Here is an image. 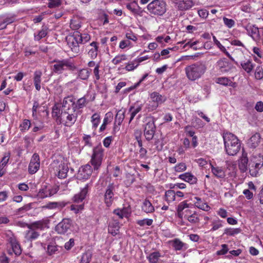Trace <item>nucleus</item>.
I'll list each match as a JSON object with an SVG mask.
<instances>
[{
    "instance_id": "2f4dec72",
    "label": "nucleus",
    "mask_w": 263,
    "mask_h": 263,
    "mask_svg": "<svg viewBox=\"0 0 263 263\" xmlns=\"http://www.w3.org/2000/svg\"><path fill=\"white\" fill-rule=\"evenodd\" d=\"M211 171L213 175L218 178H223L226 176L224 170L220 167H214L211 164Z\"/></svg>"
},
{
    "instance_id": "0eeeda50",
    "label": "nucleus",
    "mask_w": 263,
    "mask_h": 263,
    "mask_svg": "<svg viewBox=\"0 0 263 263\" xmlns=\"http://www.w3.org/2000/svg\"><path fill=\"white\" fill-rule=\"evenodd\" d=\"M150 99L151 101H149L147 104V108L148 111H152L157 109L158 106L166 100V97L160 94L159 92L154 91L151 93Z\"/></svg>"
},
{
    "instance_id": "603ef678",
    "label": "nucleus",
    "mask_w": 263,
    "mask_h": 263,
    "mask_svg": "<svg viewBox=\"0 0 263 263\" xmlns=\"http://www.w3.org/2000/svg\"><path fill=\"white\" fill-rule=\"evenodd\" d=\"M31 126V122L30 120L25 119L23 120L22 123L20 125V128L22 132L28 130Z\"/></svg>"
},
{
    "instance_id": "f704fd0d",
    "label": "nucleus",
    "mask_w": 263,
    "mask_h": 263,
    "mask_svg": "<svg viewBox=\"0 0 263 263\" xmlns=\"http://www.w3.org/2000/svg\"><path fill=\"white\" fill-rule=\"evenodd\" d=\"M215 82L224 86L234 87L235 83L227 77H219L216 79Z\"/></svg>"
},
{
    "instance_id": "b1692460",
    "label": "nucleus",
    "mask_w": 263,
    "mask_h": 263,
    "mask_svg": "<svg viewBox=\"0 0 263 263\" xmlns=\"http://www.w3.org/2000/svg\"><path fill=\"white\" fill-rule=\"evenodd\" d=\"M185 212L190 214L189 215L187 214L184 215V217L187 219L190 222L193 224H196L199 222L200 219L199 215L196 212H194L193 213L190 210H186Z\"/></svg>"
},
{
    "instance_id": "6e6d98bb",
    "label": "nucleus",
    "mask_w": 263,
    "mask_h": 263,
    "mask_svg": "<svg viewBox=\"0 0 263 263\" xmlns=\"http://www.w3.org/2000/svg\"><path fill=\"white\" fill-rule=\"evenodd\" d=\"M224 24L229 28L233 27L235 25V22L233 19H229L224 16L223 17Z\"/></svg>"
},
{
    "instance_id": "e2e57ef3",
    "label": "nucleus",
    "mask_w": 263,
    "mask_h": 263,
    "mask_svg": "<svg viewBox=\"0 0 263 263\" xmlns=\"http://www.w3.org/2000/svg\"><path fill=\"white\" fill-rule=\"evenodd\" d=\"M222 249L216 252L217 255H224L229 251L228 246L226 244H222L221 245Z\"/></svg>"
},
{
    "instance_id": "ea45409f",
    "label": "nucleus",
    "mask_w": 263,
    "mask_h": 263,
    "mask_svg": "<svg viewBox=\"0 0 263 263\" xmlns=\"http://www.w3.org/2000/svg\"><path fill=\"white\" fill-rule=\"evenodd\" d=\"M176 193L174 190H168L165 193V200L168 203L175 200Z\"/></svg>"
},
{
    "instance_id": "393cba45",
    "label": "nucleus",
    "mask_w": 263,
    "mask_h": 263,
    "mask_svg": "<svg viewBox=\"0 0 263 263\" xmlns=\"http://www.w3.org/2000/svg\"><path fill=\"white\" fill-rule=\"evenodd\" d=\"M172 247L176 251L185 250L187 248L186 243L181 241L178 238H175L172 241Z\"/></svg>"
},
{
    "instance_id": "72a5a7b5",
    "label": "nucleus",
    "mask_w": 263,
    "mask_h": 263,
    "mask_svg": "<svg viewBox=\"0 0 263 263\" xmlns=\"http://www.w3.org/2000/svg\"><path fill=\"white\" fill-rule=\"evenodd\" d=\"M142 209L146 213H151L155 211L154 207L151 202L147 199H145L143 201Z\"/></svg>"
},
{
    "instance_id": "aec40b11",
    "label": "nucleus",
    "mask_w": 263,
    "mask_h": 263,
    "mask_svg": "<svg viewBox=\"0 0 263 263\" xmlns=\"http://www.w3.org/2000/svg\"><path fill=\"white\" fill-rule=\"evenodd\" d=\"M217 68L222 72H226L230 70L233 66L226 58L219 60L216 63Z\"/></svg>"
},
{
    "instance_id": "bb28decb",
    "label": "nucleus",
    "mask_w": 263,
    "mask_h": 263,
    "mask_svg": "<svg viewBox=\"0 0 263 263\" xmlns=\"http://www.w3.org/2000/svg\"><path fill=\"white\" fill-rule=\"evenodd\" d=\"M143 107V104L131 106L129 108V111L130 112V116L129 120V123L134 119L135 116L139 112Z\"/></svg>"
},
{
    "instance_id": "f03ea898",
    "label": "nucleus",
    "mask_w": 263,
    "mask_h": 263,
    "mask_svg": "<svg viewBox=\"0 0 263 263\" xmlns=\"http://www.w3.org/2000/svg\"><path fill=\"white\" fill-rule=\"evenodd\" d=\"M223 139L226 153L229 156H235L240 151L241 144L239 140L234 134L229 133L223 135Z\"/></svg>"
},
{
    "instance_id": "09e8293b",
    "label": "nucleus",
    "mask_w": 263,
    "mask_h": 263,
    "mask_svg": "<svg viewBox=\"0 0 263 263\" xmlns=\"http://www.w3.org/2000/svg\"><path fill=\"white\" fill-rule=\"evenodd\" d=\"M241 232L240 228H227L224 230V234L229 236H234Z\"/></svg>"
},
{
    "instance_id": "423d86ee",
    "label": "nucleus",
    "mask_w": 263,
    "mask_h": 263,
    "mask_svg": "<svg viewBox=\"0 0 263 263\" xmlns=\"http://www.w3.org/2000/svg\"><path fill=\"white\" fill-rule=\"evenodd\" d=\"M77 116L75 110L71 108H69V110H65L63 104H62L60 120L65 126L69 127L72 126L76 121Z\"/></svg>"
},
{
    "instance_id": "7ed1b4c3",
    "label": "nucleus",
    "mask_w": 263,
    "mask_h": 263,
    "mask_svg": "<svg viewBox=\"0 0 263 263\" xmlns=\"http://www.w3.org/2000/svg\"><path fill=\"white\" fill-rule=\"evenodd\" d=\"M206 67L201 63L197 62L185 68V72L187 79L192 81H194L200 79L205 73Z\"/></svg>"
},
{
    "instance_id": "774afa93",
    "label": "nucleus",
    "mask_w": 263,
    "mask_h": 263,
    "mask_svg": "<svg viewBox=\"0 0 263 263\" xmlns=\"http://www.w3.org/2000/svg\"><path fill=\"white\" fill-rule=\"evenodd\" d=\"M189 208V204L187 203L186 201H183L180 202L177 208L178 211H183L185 209Z\"/></svg>"
},
{
    "instance_id": "69168bd1",
    "label": "nucleus",
    "mask_w": 263,
    "mask_h": 263,
    "mask_svg": "<svg viewBox=\"0 0 263 263\" xmlns=\"http://www.w3.org/2000/svg\"><path fill=\"white\" fill-rule=\"evenodd\" d=\"M221 220L213 221L212 223L213 227L211 229V231H215L222 227Z\"/></svg>"
},
{
    "instance_id": "c9c22d12",
    "label": "nucleus",
    "mask_w": 263,
    "mask_h": 263,
    "mask_svg": "<svg viewBox=\"0 0 263 263\" xmlns=\"http://www.w3.org/2000/svg\"><path fill=\"white\" fill-rule=\"evenodd\" d=\"M119 223L117 221H115L109 225L108 232L112 235L115 236L119 233Z\"/></svg>"
},
{
    "instance_id": "a878e982",
    "label": "nucleus",
    "mask_w": 263,
    "mask_h": 263,
    "mask_svg": "<svg viewBox=\"0 0 263 263\" xmlns=\"http://www.w3.org/2000/svg\"><path fill=\"white\" fill-rule=\"evenodd\" d=\"M179 178L192 184L196 183L197 180L196 177L190 173H185L180 175Z\"/></svg>"
},
{
    "instance_id": "c85d7f7f",
    "label": "nucleus",
    "mask_w": 263,
    "mask_h": 263,
    "mask_svg": "<svg viewBox=\"0 0 263 263\" xmlns=\"http://www.w3.org/2000/svg\"><path fill=\"white\" fill-rule=\"evenodd\" d=\"M260 136L258 133H256L253 135L248 141V144L251 148H255L258 146L260 142Z\"/></svg>"
},
{
    "instance_id": "de8ad7c7",
    "label": "nucleus",
    "mask_w": 263,
    "mask_h": 263,
    "mask_svg": "<svg viewBox=\"0 0 263 263\" xmlns=\"http://www.w3.org/2000/svg\"><path fill=\"white\" fill-rule=\"evenodd\" d=\"M135 177L134 175L127 174L126 175V179L124 180V184L126 186H130L135 181Z\"/></svg>"
},
{
    "instance_id": "0e129e2a",
    "label": "nucleus",
    "mask_w": 263,
    "mask_h": 263,
    "mask_svg": "<svg viewBox=\"0 0 263 263\" xmlns=\"http://www.w3.org/2000/svg\"><path fill=\"white\" fill-rule=\"evenodd\" d=\"M138 65H137V63L136 62H135V60L130 62L128 63L126 66H125V69L128 71L133 70L135 69L136 67H137Z\"/></svg>"
},
{
    "instance_id": "a19ab883",
    "label": "nucleus",
    "mask_w": 263,
    "mask_h": 263,
    "mask_svg": "<svg viewBox=\"0 0 263 263\" xmlns=\"http://www.w3.org/2000/svg\"><path fill=\"white\" fill-rule=\"evenodd\" d=\"M241 66L242 68L248 73L250 72L253 68V65L252 61L250 60L244 61L241 62Z\"/></svg>"
},
{
    "instance_id": "7c9ffc66",
    "label": "nucleus",
    "mask_w": 263,
    "mask_h": 263,
    "mask_svg": "<svg viewBox=\"0 0 263 263\" xmlns=\"http://www.w3.org/2000/svg\"><path fill=\"white\" fill-rule=\"evenodd\" d=\"M248 162V159L247 157V154L243 153L240 162L238 164L239 168L242 172H245L247 171Z\"/></svg>"
},
{
    "instance_id": "39448f33",
    "label": "nucleus",
    "mask_w": 263,
    "mask_h": 263,
    "mask_svg": "<svg viewBox=\"0 0 263 263\" xmlns=\"http://www.w3.org/2000/svg\"><path fill=\"white\" fill-rule=\"evenodd\" d=\"M149 12L155 15L162 16L166 11V3L162 0H154L147 6Z\"/></svg>"
},
{
    "instance_id": "6e6552de",
    "label": "nucleus",
    "mask_w": 263,
    "mask_h": 263,
    "mask_svg": "<svg viewBox=\"0 0 263 263\" xmlns=\"http://www.w3.org/2000/svg\"><path fill=\"white\" fill-rule=\"evenodd\" d=\"M86 103V99L84 97H82L79 99L77 103L71 97H67L64 98L63 100V107L65 110H69V108H71L74 110H76L77 109H80L83 108Z\"/></svg>"
},
{
    "instance_id": "6ab92c4d",
    "label": "nucleus",
    "mask_w": 263,
    "mask_h": 263,
    "mask_svg": "<svg viewBox=\"0 0 263 263\" xmlns=\"http://www.w3.org/2000/svg\"><path fill=\"white\" fill-rule=\"evenodd\" d=\"M126 8L134 15L142 16L144 10L140 7L136 1L128 3L126 5Z\"/></svg>"
},
{
    "instance_id": "9b49d317",
    "label": "nucleus",
    "mask_w": 263,
    "mask_h": 263,
    "mask_svg": "<svg viewBox=\"0 0 263 263\" xmlns=\"http://www.w3.org/2000/svg\"><path fill=\"white\" fill-rule=\"evenodd\" d=\"M156 130V126L154 118H149L146 120V122L144 126L143 134L145 139L149 141L152 140Z\"/></svg>"
},
{
    "instance_id": "dca6fc26",
    "label": "nucleus",
    "mask_w": 263,
    "mask_h": 263,
    "mask_svg": "<svg viewBox=\"0 0 263 263\" xmlns=\"http://www.w3.org/2000/svg\"><path fill=\"white\" fill-rule=\"evenodd\" d=\"M40 166V157L37 154L34 153L31 159L29 166L28 171L31 174L35 173Z\"/></svg>"
},
{
    "instance_id": "052dcab7",
    "label": "nucleus",
    "mask_w": 263,
    "mask_h": 263,
    "mask_svg": "<svg viewBox=\"0 0 263 263\" xmlns=\"http://www.w3.org/2000/svg\"><path fill=\"white\" fill-rule=\"evenodd\" d=\"M62 0H49L48 7L50 8H55L61 5Z\"/></svg>"
},
{
    "instance_id": "2eb2a0df",
    "label": "nucleus",
    "mask_w": 263,
    "mask_h": 263,
    "mask_svg": "<svg viewBox=\"0 0 263 263\" xmlns=\"http://www.w3.org/2000/svg\"><path fill=\"white\" fill-rule=\"evenodd\" d=\"M71 226V221L69 219H63L55 227V231L59 234H64L67 233Z\"/></svg>"
},
{
    "instance_id": "c03bdc74",
    "label": "nucleus",
    "mask_w": 263,
    "mask_h": 263,
    "mask_svg": "<svg viewBox=\"0 0 263 263\" xmlns=\"http://www.w3.org/2000/svg\"><path fill=\"white\" fill-rule=\"evenodd\" d=\"M195 198L197 200V201L195 202V205L198 208L205 211H207L210 209V206L206 203L202 202L199 198L196 197Z\"/></svg>"
},
{
    "instance_id": "338daca9",
    "label": "nucleus",
    "mask_w": 263,
    "mask_h": 263,
    "mask_svg": "<svg viewBox=\"0 0 263 263\" xmlns=\"http://www.w3.org/2000/svg\"><path fill=\"white\" fill-rule=\"evenodd\" d=\"M57 247L53 245H48L47 247V253L49 255L54 254L57 251Z\"/></svg>"
},
{
    "instance_id": "79ce46f5",
    "label": "nucleus",
    "mask_w": 263,
    "mask_h": 263,
    "mask_svg": "<svg viewBox=\"0 0 263 263\" xmlns=\"http://www.w3.org/2000/svg\"><path fill=\"white\" fill-rule=\"evenodd\" d=\"M91 257L92 254L90 252H85L81 256L80 263H89L91 260Z\"/></svg>"
},
{
    "instance_id": "8fccbe9b",
    "label": "nucleus",
    "mask_w": 263,
    "mask_h": 263,
    "mask_svg": "<svg viewBox=\"0 0 263 263\" xmlns=\"http://www.w3.org/2000/svg\"><path fill=\"white\" fill-rule=\"evenodd\" d=\"M249 172L251 176L252 177H257L259 175V171L261 168L255 167V166L250 163L249 164Z\"/></svg>"
},
{
    "instance_id": "f3484780",
    "label": "nucleus",
    "mask_w": 263,
    "mask_h": 263,
    "mask_svg": "<svg viewBox=\"0 0 263 263\" xmlns=\"http://www.w3.org/2000/svg\"><path fill=\"white\" fill-rule=\"evenodd\" d=\"M175 6L179 10H186L194 6L193 0H173Z\"/></svg>"
},
{
    "instance_id": "f8f14e48",
    "label": "nucleus",
    "mask_w": 263,
    "mask_h": 263,
    "mask_svg": "<svg viewBox=\"0 0 263 263\" xmlns=\"http://www.w3.org/2000/svg\"><path fill=\"white\" fill-rule=\"evenodd\" d=\"M59 190L58 186H51L50 185L44 184L42 186L40 189L37 196L41 198H44L48 197H51L55 194Z\"/></svg>"
},
{
    "instance_id": "473e14b6",
    "label": "nucleus",
    "mask_w": 263,
    "mask_h": 263,
    "mask_svg": "<svg viewBox=\"0 0 263 263\" xmlns=\"http://www.w3.org/2000/svg\"><path fill=\"white\" fill-rule=\"evenodd\" d=\"M42 76V72L40 71H35L34 73V78H33V82L34 84L35 87V89L37 90H40L41 89L40 83L41 82V77Z\"/></svg>"
},
{
    "instance_id": "ddd939ff",
    "label": "nucleus",
    "mask_w": 263,
    "mask_h": 263,
    "mask_svg": "<svg viewBox=\"0 0 263 263\" xmlns=\"http://www.w3.org/2000/svg\"><path fill=\"white\" fill-rule=\"evenodd\" d=\"M115 185L114 183H110L107 185L104 195V201L107 207H110L115 199L114 191Z\"/></svg>"
},
{
    "instance_id": "864d4df0",
    "label": "nucleus",
    "mask_w": 263,
    "mask_h": 263,
    "mask_svg": "<svg viewBox=\"0 0 263 263\" xmlns=\"http://www.w3.org/2000/svg\"><path fill=\"white\" fill-rule=\"evenodd\" d=\"M79 41L81 44H85L88 42L90 39V35L87 33H80L79 32Z\"/></svg>"
},
{
    "instance_id": "9d476101",
    "label": "nucleus",
    "mask_w": 263,
    "mask_h": 263,
    "mask_svg": "<svg viewBox=\"0 0 263 263\" xmlns=\"http://www.w3.org/2000/svg\"><path fill=\"white\" fill-rule=\"evenodd\" d=\"M51 166L54 172V173L59 178L63 179L67 177L69 170L67 164L62 161L54 160L51 164Z\"/></svg>"
},
{
    "instance_id": "4be33fe9",
    "label": "nucleus",
    "mask_w": 263,
    "mask_h": 263,
    "mask_svg": "<svg viewBox=\"0 0 263 263\" xmlns=\"http://www.w3.org/2000/svg\"><path fill=\"white\" fill-rule=\"evenodd\" d=\"M125 110H122V109H121L118 111L115 118L114 127V130H116V129H119V126H120L121 125L123 120L125 118Z\"/></svg>"
},
{
    "instance_id": "e433bc0d",
    "label": "nucleus",
    "mask_w": 263,
    "mask_h": 263,
    "mask_svg": "<svg viewBox=\"0 0 263 263\" xmlns=\"http://www.w3.org/2000/svg\"><path fill=\"white\" fill-rule=\"evenodd\" d=\"M66 205V203L64 201L61 202H50L43 208L49 209H55L57 208H62Z\"/></svg>"
},
{
    "instance_id": "a211bd4d",
    "label": "nucleus",
    "mask_w": 263,
    "mask_h": 263,
    "mask_svg": "<svg viewBox=\"0 0 263 263\" xmlns=\"http://www.w3.org/2000/svg\"><path fill=\"white\" fill-rule=\"evenodd\" d=\"M90 188L89 184H86L85 186L81 189L80 193L74 195L72 198V200L74 202L79 203L83 201L85 199L88 191Z\"/></svg>"
},
{
    "instance_id": "4c0bfd02",
    "label": "nucleus",
    "mask_w": 263,
    "mask_h": 263,
    "mask_svg": "<svg viewBox=\"0 0 263 263\" xmlns=\"http://www.w3.org/2000/svg\"><path fill=\"white\" fill-rule=\"evenodd\" d=\"M91 69L83 68L78 72V77L83 80H87L90 76Z\"/></svg>"
},
{
    "instance_id": "a18cd8bd",
    "label": "nucleus",
    "mask_w": 263,
    "mask_h": 263,
    "mask_svg": "<svg viewBox=\"0 0 263 263\" xmlns=\"http://www.w3.org/2000/svg\"><path fill=\"white\" fill-rule=\"evenodd\" d=\"M13 252L16 256H19L22 253V249L18 242L15 241L14 243L11 244Z\"/></svg>"
},
{
    "instance_id": "13d9d810",
    "label": "nucleus",
    "mask_w": 263,
    "mask_h": 263,
    "mask_svg": "<svg viewBox=\"0 0 263 263\" xmlns=\"http://www.w3.org/2000/svg\"><path fill=\"white\" fill-rule=\"evenodd\" d=\"M255 78L257 80H260L263 78V69L260 66L256 67L255 72Z\"/></svg>"
},
{
    "instance_id": "3c124183",
    "label": "nucleus",
    "mask_w": 263,
    "mask_h": 263,
    "mask_svg": "<svg viewBox=\"0 0 263 263\" xmlns=\"http://www.w3.org/2000/svg\"><path fill=\"white\" fill-rule=\"evenodd\" d=\"M91 121L92 122L93 127L96 129L100 122V115L97 113L94 114L91 117Z\"/></svg>"
},
{
    "instance_id": "cd10ccee",
    "label": "nucleus",
    "mask_w": 263,
    "mask_h": 263,
    "mask_svg": "<svg viewBox=\"0 0 263 263\" xmlns=\"http://www.w3.org/2000/svg\"><path fill=\"white\" fill-rule=\"evenodd\" d=\"M250 163L253 164L257 168H261L263 166V156L260 154L253 156Z\"/></svg>"
},
{
    "instance_id": "58836bf2",
    "label": "nucleus",
    "mask_w": 263,
    "mask_h": 263,
    "mask_svg": "<svg viewBox=\"0 0 263 263\" xmlns=\"http://www.w3.org/2000/svg\"><path fill=\"white\" fill-rule=\"evenodd\" d=\"M161 254L159 252H154L149 254L147 256V259L150 263H158Z\"/></svg>"
},
{
    "instance_id": "bf43d9fd",
    "label": "nucleus",
    "mask_w": 263,
    "mask_h": 263,
    "mask_svg": "<svg viewBox=\"0 0 263 263\" xmlns=\"http://www.w3.org/2000/svg\"><path fill=\"white\" fill-rule=\"evenodd\" d=\"M84 209V203L76 205L72 204L70 206V210L73 211L75 213H78L80 211H82Z\"/></svg>"
},
{
    "instance_id": "20e7f679",
    "label": "nucleus",
    "mask_w": 263,
    "mask_h": 263,
    "mask_svg": "<svg viewBox=\"0 0 263 263\" xmlns=\"http://www.w3.org/2000/svg\"><path fill=\"white\" fill-rule=\"evenodd\" d=\"M54 64L53 65L52 71L57 74H61L66 70H74L76 69V66L68 59L62 60H54Z\"/></svg>"
},
{
    "instance_id": "1a4fd4ad",
    "label": "nucleus",
    "mask_w": 263,
    "mask_h": 263,
    "mask_svg": "<svg viewBox=\"0 0 263 263\" xmlns=\"http://www.w3.org/2000/svg\"><path fill=\"white\" fill-rule=\"evenodd\" d=\"M103 156V149L101 144L93 148V154L91 156V163L94 170H98L101 165Z\"/></svg>"
},
{
    "instance_id": "49530a36",
    "label": "nucleus",
    "mask_w": 263,
    "mask_h": 263,
    "mask_svg": "<svg viewBox=\"0 0 263 263\" xmlns=\"http://www.w3.org/2000/svg\"><path fill=\"white\" fill-rule=\"evenodd\" d=\"M127 59V56L125 54H120L116 56L111 61V62L114 65H117L121 63L123 61H125Z\"/></svg>"
},
{
    "instance_id": "4d7b16f0",
    "label": "nucleus",
    "mask_w": 263,
    "mask_h": 263,
    "mask_svg": "<svg viewBox=\"0 0 263 263\" xmlns=\"http://www.w3.org/2000/svg\"><path fill=\"white\" fill-rule=\"evenodd\" d=\"M47 35V31L45 28L42 29L37 34H34V39L36 41H40Z\"/></svg>"
},
{
    "instance_id": "680f3d73",
    "label": "nucleus",
    "mask_w": 263,
    "mask_h": 263,
    "mask_svg": "<svg viewBox=\"0 0 263 263\" xmlns=\"http://www.w3.org/2000/svg\"><path fill=\"white\" fill-rule=\"evenodd\" d=\"M186 165L185 163L182 162L178 164L174 167V170L177 172H181L185 171Z\"/></svg>"
},
{
    "instance_id": "37998d69",
    "label": "nucleus",
    "mask_w": 263,
    "mask_h": 263,
    "mask_svg": "<svg viewBox=\"0 0 263 263\" xmlns=\"http://www.w3.org/2000/svg\"><path fill=\"white\" fill-rule=\"evenodd\" d=\"M5 238H6V240L11 244L12 243H14L15 241H16V239L14 236V234H13L12 232L11 231H8L4 233Z\"/></svg>"
},
{
    "instance_id": "f257e3e1",
    "label": "nucleus",
    "mask_w": 263,
    "mask_h": 263,
    "mask_svg": "<svg viewBox=\"0 0 263 263\" xmlns=\"http://www.w3.org/2000/svg\"><path fill=\"white\" fill-rule=\"evenodd\" d=\"M49 221L47 219H43L31 223L26 224L28 230L25 232V238L26 239L31 241L37 239L40 235L37 231L43 230L46 228H48Z\"/></svg>"
},
{
    "instance_id": "4468645a",
    "label": "nucleus",
    "mask_w": 263,
    "mask_h": 263,
    "mask_svg": "<svg viewBox=\"0 0 263 263\" xmlns=\"http://www.w3.org/2000/svg\"><path fill=\"white\" fill-rule=\"evenodd\" d=\"M79 32L77 31L73 33V35H70L67 37V44L71 50L74 53H78L79 52V44H81L79 41Z\"/></svg>"
},
{
    "instance_id": "5fc2aeb1",
    "label": "nucleus",
    "mask_w": 263,
    "mask_h": 263,
    "mask_svg": "<svg viewBox=\"0 0 263 263\" xmlns=\"http://www.w3.org/2000/svg\"><path fill=\"white\" fill-rule=\"evenodd\" d=\"M153 222V219L146 218L142 220H138L137 221V223L141 227H143L144 226H150L152 224Z\"/></svg>"
},
{
    "instance_id": "5701e85b",
    "label": "nucleus",
    "mask_w": 263,
    "mask_h": 263,
    "mask_svg": "<svg viewBox=\"0 0 263 263\" xmlns=\"http://www.w3.org/2000/svg\"><path fill=\"white\" fill-rule=\"evenodd\" d=\"M90 165L87 164L81 167L79 171V176L83 179H87L92 174Z\"/></svg>"
},
{
    "instance_id": "c756f323",
    "label": "nucleus",
    "mask_w": 263,
    "mask_h": 263,
    "mask_svg": "<svg viewBox=\"0 0 263 263\" xmlns=\"http://www.w3.org/2000/svg\"><path fill=\"white\" fill-rule=\"evenodd\" d=\"M92 47L88 51V54L91 59H95L97 58L98 51V44L96 42H92L90 44Z\"/></svg>"
},
{
    "instance_id": "412c9836",
    "label": "nucleus",
    "mask_w": 263,
    "mask_h": 263,
    "mask_svg": "<svg viewBox=\"0 0 263 263\" xmlns=\"http://www.w3.org/2000/svg\"><path fill=\"white\" fill-rule=\"evenodd\" d=\"M245 29L254 40L257 41L259 40L260 30H259L257 27L254 25L249 24L245 27Z\"/></svg>"
}]
</instances>
